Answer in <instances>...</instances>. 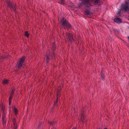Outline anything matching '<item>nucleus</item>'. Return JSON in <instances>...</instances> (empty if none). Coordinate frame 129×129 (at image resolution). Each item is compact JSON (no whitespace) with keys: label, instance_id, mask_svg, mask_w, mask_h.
<instances>
[{"label":"nucleus","instance_id":"2eb2a0df","mask_svg":"<svg viewBox=\"0 0 129 129\" xmlns=\"http://www.w3.org/2000/svg\"><path fill=\"white\" fill-rule=\"evenodd\" d=\"M25 35L27 37H28L29 36V34L28 33V32L26 31L25 33Z\"/></svg>","mask_w":129,"mask_h":129},{"label":"nucleus","instance_id":"7ed1b4c3","mask_svg":"<svg viewBox=\"0 0 129 129\" xmlns=\"http://www.w3.org/2000/svg\"><path fill=\"white\" fill-rule=\"evenodd\" d=\"M25 57H23L22 58H20L19 61H18L17 66L19 68H21L23 64L24 60L25 59Z\"/></svg>","mask_w":129,"mask_h":129},{"label":"nucleus","instance_id":"20e7f679","mask_svg":"<svg viewBox=\"0 0 129 129\" xmlns=\"http://www.w3.org/2000/svg\"><path fill=\"white\" fill-rule=\"evenodd\" d=\"M66 36L68 40L70 42L73 40V38L72 35H71L69 33H66Z\"/></svg>","mask_w":129,"mask_h":129},{"label":"nucleus","instance_id":"bb28decb","mask_svg":"<svg viewBox=\"0 0 129 129\" xmlns=\"http://www.w3.org/2000/svg\"><path fill=\"white\" fill-rule=\"evenodd\" d=\"M73 129H76V128H73Z\"/></svg>","mask_w":129,"mask_h":129},{"label":"nucleus","instance_id":"a878e982","mask_svg":"<svg viewBox=\"0 0 129 129\" xmlns=\"http://www.w3.org/2000/svg\"><path fill=\"white\" fill-rule=\"evenodd\" d=\"M52 129H56V128H52Z\"/></svg>","mask_w":129,"mask_h":129},{"label":"nucleus","instance_id":"9b49d317","mask_svg":"<svg viewBox=\"0 0 129 129\" xmlns=\"http://www.w3.org/2000/svg\"><path fill=\"white\" fill-rule=\"evenodd\" d=\"M46 62L47 63H48L50 60V58L47 55L46 56Z\"/></svg>","mask_w":129,"mask_h":129},{"label":"nucleus","instance_id":"0eeeda50","mask_svg":"<svg viewBox=\"0 0 129 129\" xmlns=\"http://www.w3.org/2000/svg\"><path fill=\"white\" fill-rule=\"evenodd\" d=\"M52 50L54 52L55 50H56V48L55 46V42L54 43H53V47L52 48Z\"/></svg>","mask_w":129,"mask_h":129},{"label":"nucleus","instance_id":"b1692460","mask_svg":"<svg viewBox=\"0 0 129 129\" xmlns=\"http://www.w3.org/2000/svg\"><path fill=\"white\" fill-rule=\"evenodd\" d=\"M120 12H121L120 11H119L118 12V14L119 15H120Z\"/></svg>","mask_w":129,"mask_h":129},{"label":"nucleus","instance_id":"f03ea898","mask_svg":"<svg viewBox=\"0 0 129 129\" xmlns=\"http://www.w3.org/2000/svg\"><path fill=\"white\" fill-rule=\"evenodd\" d=\"M129 0H126L125 3L122 7V10H123L125 11L129 12Z\"/></svg>","mask_w":129,"mask_h":129},{"label":"nucleus","instance_id":"a211bd4d","mask_svg":"<svg viewBox=\"0 0 129 129\" xmlns=\"http://www.w3.org/2000/svg\"><path fill=\"white\" fill-rule=\"evenodd\" d=\"M85 14L87 15H90V13L88 11H86L85 12Z\"/></svg>","mask_w":129,"mask_h":129},{"label":"nucleus","instance_id":"c85d7f7f","mask_svg":"<svg viewBox=\"0 0 129 129\" xmlns=\"http://www.w3.org/2000/svg\"><path fill=\"white\" fill-rule=\"evenodd\" d=\"M1 112H0V114H1Z\"/></svg>","mask_w":129,"mask_h":129},{"label":"nucleus","instance_id":"6e6552de","mask_svg":"<svg viewBox=\"0 0 129 129\" xmlns=\"http://www.w3.org/2000/svg\"><path fill=\"white\" fill-rule=\"evenodd\" d=\"M84 115L82 113V115L81 116V121L83 122H84Z\"/></svg>","mask_w":129,"mask_h":129},{"label":"nucleus","instance_id":"4be33fe9","mask_svg":"<svg viewBox=\"0 0 129 129\" xmlns=\"http://www.w3.org/2000/svg\"><path fill=\"white\" fill-rule=\"evenodd\" d=\"M49 123L50 125H52L53 124L54 122H50Z\"/></svg>","mask_w":129,"mask_h":129},{"label":"nucleus","instance_id":"aec40b11","mask_svg":"<svg viewBox=\"0 0 129 129\" xmlns=\"http://www.w3.org/2000/svg\"><path fill=\"white\" fill-rule=\"evenodd\" d=\"M7 4L8 6L9 7H10V4L9 1H8L7 2Z\"/></svg>","mask_w":129,"mask_h":129},{"label":"nucleus","instance_id":"dca6fc26","mask_svg":"<svg viewBox=\"0 0 129 129\" xmlns=\"http://www.w3.org/2000/svg\"><path fill=\"white\" fill-rule=\"evenodd\" d=\"M16 120L15 119H14L13 120V123L14 124V125H17L16 123Z\"/></svg>","mask_w":129,"mask_h":129},{"label":"nucleus","instance_id":"f3484780","mask_svg":"<svg viewBox=\"0 0 129 129\" xmlns=\"http://www.w3.org/2000/svg\"><path fill=\"white\" fill-rule=\"evenodd\" d=\"M1 109L3 112L4 113L3 109L4 108V106L3 105H2L1 106Z\"/></svg>","mask_w":129,"mask_h":129},{"label":"nucleus","instance_id":"5701e85b","mask_svg":"<svg viewBox=\"0 0 129 129\" xmlns=\"http://www.w3.org/2000/svg\"><path fill=\"white\" fill-rule=\"evenodd\" d=\"M14 129H17V125H14Z\"/></svg>","mask_w":129,"mask_h":129},{"label":"nucleus","instance_id":"412c9836","mask_svg":"<svg viewBox=\"0 0 129 129\" xmlns=\"http://www.w3.org/2000/svg\"><path fill=\"white\" fill-rule=\"evenodd\" d=\"M101 76L102 79H104L105 78V75L104 74H101Z\"/></svg>","mask_w":129,"mask_h":129},{"label":"nucleus","instance_id":"f257e3e1","mask_svg":"<svg viewBox=\"0 0 129 129\" xmlns=\"http://www.w3.org/2000/svg\"><path fill=\"white\" fill-rule=\"evenodd\" d=\"M61 25L64 29L71 27V25L64 18H63L62 19V21L61 23Z\"/></svg>","mask_w":129,"mask_h":129},{"label":"nucleus","instance_id":"1a4fd4ad","mask_svg":"<svg viewBox=\"0 0 129 129\" xmlns=\"http://www.w3.org/2000/svg\"><path fill=\"white\" fill-rule=\"evenodd\" d=\"M8 80L7 79L4 80L3 82L4 84H6L8 83Z\"/></svg>","mask_w":129,"mask_h":129},{"label":"nucleus","instance_id":"6ab92c4d","mask_svg":"<svg viewBox=\"0 0 129 129\" xmlns=\"http://www.w3.org/2000/svg\"><path fill=\"white\" fill-rule=\"evenodd\" d=\"M60 87H58V92L57 93V96H59L60 94L59 93V92H60Z\"/></svg>","mask_w":129,"mask_h":129},{"label":"nucleus","instance_id":"423d86ee","mask_svg":"<svg viewBox=\"0 0 129 129\" xmlns=\"http://www.w3.org/2000/svg\"><path fill=\"white\" fill-rule=\"evenodd\" d=\"M14 91L13 90H12V92H11L10 94V96L9 98V104L10 105L11 104V102L12 100V95L13 94V92Z\"/></svg>","mask_w":129,"mask_h":129},{"label":"nucleus","instance_id":"cd10ccee","mask_svg":"<svg viewBox=\"0 0 129 129\" xmlns=\"http://www.w3.org/2000/svg\"><path fill=\"white\" fill-rule=\"evenodd\" d=\"M104 129H107V128H104Z\"/></svg>","mask_w":129,"mask_h":129},{"label":"nucleus","instance_id":"9d476101","mask_svg":"<svg viewBox=\"0 0 129 129\" xmlns=\"http://www.w3.org/2000/svg\"><path fill=\"white\" fill-rule=\"evenodd\" d=\"M92 1L94 2V3H98L100 2V0H91Z\"/></svg>","mask_w":129,"mask_h":129},{"label":"nucleus","instance_id":"ddd939ff","mask_svg":"<svg viewBox=\"0 0 129 129\" xmlns=\"http://www.w3.org/2000/svg\"><path fill=\"white\" fill-rule=\"evenodd\" d=\"M18 110L17 109L15 108H14V112L15 114H16L18 113Z\"/></svg>","mask_w":129,"mask_h":129},{"label":"nucleus","instance_id":"4468645a","mask_svg":"<svg viewBox=\"0 0 129 129\" xmlns=\"http://www.w3.org/2000/svg\"><path fill=\"white\" fill-rule=\"evenodd\" d=\"M60 3L62 4H64L65 1L64 0H59Z\"/></svg>","mask_w":129,"mask_h":129},{"label":"nucleus","instance_id":"393cba45","mask_svg":"<svg viewBox=\"0 0 129 129\" xmlns=\"http://www.w3.org/2000/svg\"><path fill=\"white\" fill-rule=\"evenodd\" d=\"M75 110V108H74L73 109V111H72V113H73V112H73Z\"/></svg>","mask_w":129,"mask_h":129},{"label":"nucleus","instance_id":"c756f323","mask_svg":"<svg viewBox=\"0 0 129 129\" xmlns=\"http://www.w3.org/2000/svg\"><path fill=\"white\" fill-rule=\"evenodd\" d=\"M99 129H100V128H99Z\"/></svg>","mask_w":129,"mask_h":129},{"label":"nucleus","instance_id":"f8f14e48","mask_svg":"<svg viewBox=\"0 0 129 129\" xmlns=\"http://www.w3.org/2000/svg\"><path fill=\"white\" fill-rule=\"evenodd\" d=\"M5 118V116H3L2 117V121H3V124H4L5 123V120H4V119Z\"/></svg>","mask_w":129,"mask_h":129},{"label":"nucleus","instance_id":"39448f33","mask_svg":"<svg viewBox=\"0 0 129 129\" xmlns=\"http://www.w3.org/2000/svg\"><path fill=\"white\" fill-rule=\"evenodd\" d=\"M114 20L115 22L118 23H120L122 22L121 19L118 18H114Z\"/></svg>","mask_w":129,"mask_h":129}]
</instances>
